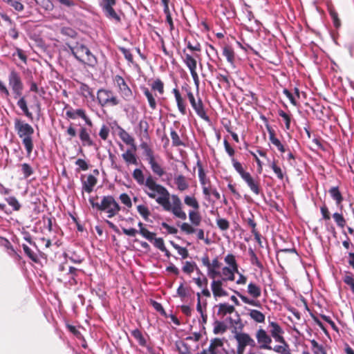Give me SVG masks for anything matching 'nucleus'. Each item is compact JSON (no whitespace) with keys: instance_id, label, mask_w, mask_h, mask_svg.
<instances>
[{"instance_id":"obj_19","label":"nucleus","mask_w":354,"mask_h":354,"mask_svg":"<svg viewBox=\"0 0 354 354\" xmlns=\"http://www.w3.org/2000/svg\"><path fill=\"white\" fill-rule=\"evenodd\" d=\"M172 93L174 95L176 105L179 112L185 115L187 114V104L185 100L183 97L180 91L175 88L172 90Z\"/></svg>"},{"instance_id":"obj_8","label":"nucleus","mask_w":354,"mask_h":354,"mask_svg":"<svg viewBox=\"0 0 354 354\" xmlns=\"http://www.w3.org/2000/svg\"><path fill=\"white\" fill-rule=\"evenodd\" d=\"M140 148L143 150V155L146 160L149 164L153 173L159 177H162L165 174V169L161 164L158 162V158L154 155V151L147 142H142L140 144Z\"/></svg>"},{"instance_id":"obj_26","label":"nucleus","mask_w":354,"mask_h":354,"mask_svg":"<svg viewBox=\"0 0 354 354\" xmlns=\"http://www.w3.org/2000/svg\"><path fill=\"white\" fill-rule=\"evenodd\" d=\"M174 180L177 189L181 192L187 190L189 187L187 178L183 174L176 176Z\"/></svg>"},{"instance_id":"obj_49","label":"nucleus","mask_w":354,"mask_h":354,"mask_svg":"<svg viewBox=\"0 0 354 354\" xmlns=\"http://www.w3.org/2000/svg\"><path fill=\"white\" fill-rule=\"evenodd\" d=\"M137 211L145 221H148L151 213L147 206L144 205H139L137 206Z\"/></svg>"},{"instance_id":"obj_59","label":"nucleus","mask_w":354,"mask_h":354,"mask_svg":"<svg viewBox=\"0 0 354 354\" xmlns=\"http://www.w3.org/2000/svg\"><path fill=\"white\" fill-rule=\"evenodd\" d=\"M278 114L280 117H281L284 120L286 129L287 130H289L290 129V122H291L290 116L281 109L278 111Z\"/></svg>"},{"instance_id":"obj_57","label":"nucleus","mask_w":354,"mask_h":354,"mask_svg":"<svg viewBox=\"0 0 354 354\" xmlns=\"http://www.w3.org/2000/svg\"><path fill=\"white\" fill-rule=\"evenodd\" d=\"M216 224L218 227L222 230L225 231L230 227V223L225 218H218L216 219Z\"/></svg>"},{"instance_id":"obj_4","label":"nucleus","mask_w":354,"mask_h":354,"mask_svg":"<svg viewBox=\"0 0 354 354\" xmlns=\"http://www.w3.org/2000/svg\"><path fill=\"white\" fill-rule=\"evenodd\" d=\"M66 45L78 61L92 67L97 64V61L95 56L82 43L77 41L75 42H67Z\"/></svg>"},{"instance_id":"obj_47","label":"nucleus","mask_w":354,"mask_h":354,"mask_svg":"<svg viewBox=\"0 0 354 354\" xmlns=\"http://www.w3.org/2000/svg\"><path fill=\"white\" fill-rule=\"evenodd\" d=\"M194 270L200 272V270L194 262L186 261L183 267V271L187 274H191Z\"/></svg>"},{"instance_id":"obj_11","label":"nucleus","mask_w":354,"mask_h":354,"mask_svg":"<svg viewBox=\"0 0 354 354\" xmlns=\"http://www.w3.org/2000/svg\"><path fill=\"white\" fill-rule=\"evenodd\" d=\"M234 337L236 342V354H244L248 346L251 347L256 346L255 341L246 333L236 331Z\"/></svg>"},{"instance_id":"obj_35","label":"nucleus","mask_w":354,"mask_h":354,"mask_svg":"<svg viewBox=\"0 0 354 354\" xmlns=\"http://www.w3.org/2000/svg\"><path fill=\"white\" fill-rule=\"evenodd\" d=\"M223 55L226 57L227 61L232 66H234L235 53L233 48L230 46L223 48Z\"/></svg>"},{"instance_id":"obj_33","label":"nucleus","mask_w":354,"mask_h":354,"mask_svg":"<svg viewBox=\"0 0 354 354\" xmlns=\"http://www.w3.org/2000/svg\"><path fill=\"white\" fill-rule=\"evenodd\" d=\"M134 149L133 150L127 149L122 154V157L127 165H138V159L135 153Z\"/></svg>"},{"instance_id":"obj_40","label":"nucleus","mask_w":354,"mask_h":354,"mask_svg":"<svg viewBox=\"0 0 354 354\" xmlns=\"http://www.w3.org/2000/svg\"><path fill=\"white\" fill-rule=\"evenodd\" d=\"M343 281L350 286L352 292L354 294V274L350 271H345L343 277Z\"/></svg>"},{"instance_id":"obj_62","label":"nucleus","mask_w":354,"mask_h":354,"mask_svg":"<svg viewBox=\"0 0 354 354\" xmlns=\"http://www.w3.org/2000/svg\"><path fill=\"white\" fill-rule=\"evenodd\" d=\"M119 50L123 54L125 59L130 63H133V57L129 49L124 47H119Z\"/></svg>"},{"instance_id":"obj_30","label":"nucleus","mask_w":354,"mask_h":354,"mask_svg":"<svg viewBox=\"0 0 354 354\" xmlns=\"http://www.w3.org/2000/svg\"><path fill=\"white\" fill-rule=\"evenodd\" d=\"M216 306L218 308L217 315L221 317H224L227 314H232L236 310L234 306L230 305L227 303H221Z\"/></svg>"},{"instance_id":"obj_54","label":"nucleus","mask_w":354,"mask_h":354,"mask_svg":"<svg viewBox=\"0 0 354 354\" xmlns=\"http://www.w3.org/2000/svg\"><path fill=\"white\" fill-rule=\"evenodd\" d=\"M60 32L65 36L69 37L71 38H76L77 36V32L70 27H63L60 30Z\"/></svg>"},{"instance_id":"obj_25","label":"nucleus","mask_w":354,"mask_h":354,"mask_svg":"<svg viewBox=\"0 0 354 354\" xmlns=\"http://www.w3.org/2000/svg\"><path fill=\"white\" fill-rule=\"evenodd\" d=\"M328 193L331 198L335 201V204L337 207H339L340 209H342V202L344 201L343 196L340 192L338 187H332L329 189Z\"/></svg>"},{"instance_id":"obj_51","label":"nucleus","mask_w":354,"mask_h":354,"mask_svg":"<svg viewBox=\"0 0 354 354\" xmlns=\"http://www.w3.org/2000/svg\"><path fill=\"white\" fill-rule=\"evenodd\" d=\"M270 167L272 168L274 174L277 175V177L282 180L284 178V173L283 172L282 169L279 166L277 165L276 161H273L270 165Z\"/></svg>"},{"instance_id":"obj_20","label":"nucleus","mask_w":354,"mask_h":354,"mask_svg":"<svg viewBox=\"0 0 354 354\" xmlns=\"http://www.w3.org/2000/svg\"><path fill=\"white\" fill-rule=\"evenodd\" d=\"M211 288L215 298L228 295L227 292L223 288V280H213Z\"/></svg>"},{"instance_id":"obj_64","label":"nucleus","mask_w":354,"mask_h":354,"mask_svg":"<svg viewBox=\"0 0 354 354\" xmlns=\"http://www.w3.org/2000/svg\"><path fill=\"white\" fill-rule=\"evenodd\" d=\"M177 349L179 354H192L189 346L184 342H181L180 344H178Z\"/></svg>"},{"instance_id":"obj_46","label":"nucleus","mask_w":354,"mask_h":354,"mask_svg":"<svg viewBox=\"0 0 354 354\" xmlns=\"http://www.w3.org/2000/svg\"><path fill=\"white\" fill-rule=\"evenodd\" d=\"M24 253L35 263L39 262V258L37 255L26 244L22 245Z\"/></svg>"},{"instance_id":"obj_28","label":"nucleus","mask_w":354,"mask_h":354,"mask_svg":"<svg viewBox=\"0 0 354 354\" xmlns=\"http://www.w3.org/2000/svg\"><path fill=\"white\" fill-rule=\"evenodd\" d=\"M275 342L280 343V345H276L272 350L280 354H292L288 342L282 337V340L277 339Z\"/></svg>"},{"instance_id":"obj_23","label":"nucleus","mask_w":354,"mask_h":354,"mask_svg":"<svg viewBox=\"0 0 354 354\" xmlns=\"http://www.w3.org/2000/svg\"><path fill=\"white\" fill-rule=\"evenodd\" d=\"M266 129L269 133V139L272 145H274L279 151L283 153L286 151V149L281 144L280 140L276 138L274 130L268 124L266 125Z\"/></svg>"},{"instance_id":"obj_12","label":"nucleus","mask_w":354,"mask_h":354,"mask_svg":"<svg viewBox=\"0 0 354 354\" xmlns=\"http://www.w3.org/2000/svg\"><path fill=\"white\" fill-rule=\"evenodd\" d=\"M64 110L66 111V118L71 120H76L80 118L83 120L86 125L92 127L93 124L91 119L87 115L85 109L82 108L73 109L69 104H66Z\"/></svg>"},{"instance_id":"obj_9","label":"nucleus","mask_w":354,"mask_h":354,"mask_svg":"<svg viewBox=\"0 0 354 354\" xmlns=\"http://www.w3.org/2000/svg\"><path fill=\"white\" fill-rule=\"evenodd\" d=\"M96 100L101 107L116 106L120 104V100L111 89L100 88L97 91Z\"/></svg>"},{"instance_id":"obj_24","label":"nucleus","mask_w":354,"mask_h":354,"mask_svg":"<svg viewBox=\"0 0 354 354\" xmlns=\"http://www.w3.org/2000/svg\"><path fill=\"white\" fill-rule=\"evenodd\" d=\"M97 183V179L92 174H89L86 180H82V189L88 194L93 192L94 187Z\"/></svg>"},{"instance_id":"obj_22","label":"nucleus","mask_w":354,"mask_h":354,"mask_svg":"<svg viewBox=\"0 0 354 354\" xmlns=\"http://www.w3.org/2000/svg\"><path fill=\"white\" fill-rule=\"evenodd\" d=\"M270 333L271 337L276 341L277 339L282 340L283 330L282 328L275 322H269Z\"/></svg>"},{"instance_id":"obj_3","label":"nucleus","mask_w":354,"mask_h":354,"mask_svg":"<svg viewBox=\"0 0 354 354\" xmlns=\"http://www.w3.org/2000/svg\"><path fill=\"white\" fill-rule=\"evenodd\" d=\"M14 128L18 137L21 140L27 156H30L34 148L32 138L35 133L34 128L30 124L19 118L15 119Z\"/></svg>"},{"instance_id":"obj_13","label":"nucleus","mask_w":354,"mask_h":354,"mask_svg":"<svg viewBox=\"0 0 354 354\" xmlns=\"http://www.w3.org/2000/svg\"><path fill=\"white\" fill-rule=\"evenodd\" d=\"M116 3L117 0H100L99 6L106 18L116 23H120L121 18L113 8Z\"/></svg>"},{"instance_id":"obj_14","label":"nucleus","mask_w":354,"mask_h":354,"mask_svg":"<svg viewBox=\"0 0 354 354\" xmlns=\"http://www.w3.org/2000/svg\"><path fill=\"white\" fill-rule=\"evenodd\" d=\"M113 82L121 97L125 101L131 100L133 96V91L128 86L124 79L122 76L116 75L113 77Z\"/></svg>"},{"instance_id":"obj_44","label":"nucleus","mask_w":354,"mask_h":354,"mask_svg":"<svg viewBox=\"0 0 354 354\" xmlns=\"http://www.w3.org/2000/svg\"><path fill=\"white\" fill-rule=\"evenodd\" d=\"M151 89L156 91L160 95H163L165 93V86L163 82L160 79H156L151 84Z\"/></svg>"},{"instance_id":"obj_55","label":"nucleus","mask_w":354,"mask_h":354,"mask_svg":"<svg viewBox=\"0 0 354 354\" xmlns=\"http://www.w3.org/2000/svg\"><path fill=\"white\" fill-rule=\"evenodd\" d=\"M234 292L241 298V299L243 301V303L254 306H259L260 305L259 302L258 301H255L253 299H250L248 298L247 297L241 295L239 292L234 290Z\"/></svg>"},{"instance_id":"obj_16","label":"nucleus","mask_w":354,"mask_h":354,"mask_svg":"<svg viewBox=\"0 0 354 354\" xmlns=\"http://www.w3.org/2000/svg\"><path fill=\"white\" fill-rule=\"evenodd\" d=\"M199 181L202 185L203 193L205 196H210V189L212 188L210 180L206 176L205 172L200 160H198Z\"/></svg>"},{"instance_id":"obj_2","label":"nucleus","mask_w":354,"mask_h":354,"mask_svg":"<svg viewBox=\"0 0 354 354\" xmlns=\"http://www.w3.org/2000/svg\"><path fill=\"white\" fill-rule=\"evenodd\" d=\"M8 84L14 94V97H19L17 103V106L29 120H32L33 115L28 109L25 97L22 96L24 84L21 77L15 70H11L8 75Z\"/></svg>"},{"instance_id":"obj_21","label":"nucleus","mask_w":354,"mask_h":354,"mask_svg":"<svg viewBox=\"0 0 354 354\" xmlns=\"http://www.w3.org/2000/svg\"><path fill=\"white\" fill-rule=\"evenodd\" d=\"M138 131L137 134L138 137L142 140H149V124L148 122L145 120H140L138 126Z\"/></svg>"},{"instance_id":"obj_42","label":"nucleus","mask_w":354,"mask_h":354,"mask_svg":"<svg viewBox=\"0 0 354 354\" xmlns=\"http://www.w3.org/2000/svg\"><path fill=\"white\" fill-rule=\"evenodd\" d=\"M190 222L195 226H198L201 222V216L198 210H190L189 212Z\"/></svg>"},{"instance_id":"obj_63","label":"nucleus","mask_w":354,"mask_h":354,"mask_svg":"<svg viewBox=\"0 0 354 354\" xmlns=\"http://www.w3.org/2000/svg\"><path fill=\"white\" fill-rule=\"evenodd\" d=\"M178 225L180 226L183 232L187 234H191L196 232V229L187 223H183L181 225L178 224Z\"/></svg>"},{"instance_id":"obj_29","label":"nucleus","mask_w":354,"mask_h":354,"mask_svg":"<svg viewBox=\"0 0 354 354\" xmlns=\"http://www.w3.org/2000/svg\"><path fill=\"white\" fill-rule=\"evenodd\" d=\"M79 94L86 99L91 98L93 100L95 98L93 89L91 88L88 84L83 82L80 83Z\"/></svg>"},{"instance_id":"obj_32","label":"nucleus","mask_w":354,"mask_h":354,"mask_svg":"<svg viewBox=\"0 0 354 354\" xmlns=\"http://www.w3.org/2000/svg\"><path fill=\"white\" fill-rule=\"evenodd\" d=\"M131 334L141 346L147 347L148 351L149 353H152V348L147 346V340L144 337L140 330L136 328L131 330Z\"/></svg>"},{"instance_id":"obj_27","label":"nucleus","mask_w":354,"mask_h":354,"mask_svg":"<svg viewBox=\"0 0 354 354\" xmlns=\"http://www.w3.org/2000/svg\"><path fill=\"white\" fill-rule=\"evenodd\" d=\"M118 136L126 145L131 146L134 151H136L135 140L127 131L122 128H119Z\"/></svg>"},{"instance_id":"obj_34","label":"nucleus","mask_w":354,"mask_h":354,"mask_svg":"<svg viewBox=\"0 0 354 354\" xmlns=\"http://www.w3.org/2000/svg\"><path fill=\"white\" fill-rule=\"evenodd\" d=\"M2 19L10 26V29L8 30L9 36H10L13 39H17L19 37V31L16 28V25L12 23V20L8 15H2Z\"/></svg>"},{"instance_id":"obj_5","label":"nucleus","mask_w":354,"mask_h":354,"mask_svg":"<svg viewBox=\"0 0 354 354\" xmlns=\"http://www.w3.org/2000/svg\"><path fill=\"white\" fill-rule=\"evenodd\" d=\"M88 201L93 208H96L100 212H106L108 218L117 215L121 209L118 202L111 195L103 196L100 203L95 202L94 198H90Z\"/></svg>"},{"instance_id":"obj_37","label":"nucleus","mask_w":354,"mask_h":354,"mask_svg":"<svg viewBox=\"0 0 354 354\" xmlns=\"http://www.w3.org/2000/svg\"><path fill=\"white\" fill-rule=\"evenodd\" d=\"M184 203L188 207H192L195 210H198L200 207L197 199L194 196H185L184 197Z\"/></svg>"},{"instance_id":"obj_1","label":"nucleus","mask_w":354,"mask_h":354,"mask_svg":"<svg viewBox=\"0 0 354 354\" xmlns=\"http://www.w3.org/2000/svg\"><path fill=\"white\" fill-rule=\"evenodd\" d=\"M132 176L138 185H145L149 190L145 191L147 195L150 198L156 199L165 211L171 212L174 216L180 219L187 218V214L183 209V203L178 195L172 194L170 196L169 191L162 185L158 184L151 174L145 180L140 169H135Z\"/></svg>"},{"instance_id":"obj_39","label":"nucleus","mask_w":354,"mask_h":354,"mask_svg":"<svg viewBox=\"0 0 354 354\" xmlns=\"http://www.w3.org/2000/svg\"><path fill=\"white\" fill-rule=\"evenodd\" d=\"M328 12L332 18L334 26L339 28L341 26V21L338 17V13L333 6H328Z\"/></svg>"},{"instance_id":"obj_17","label":"nucleus","mask_w":354,"mask_h":354,"mask_svg":"<svg viewBox=\"0 0 354 354\" xmlns=\"http://www.w3.org/2000/svg\"><path fill=\"white\" fill-rule=\"evenodd\" d=\"M255 337L259 349L272 350V346H270L272 343L271 336L264 329L261 328L258 329L256 332Z\"/></svg>"},{"instance_id":"obj_6","label":"nucleus","mask_w":354,"mask_h":354,"mask_svg":"<svg viewBox=\"0 0 354 354\" xmlns=\"http://www.w3.org/2000/svg\"><path fill=\"white\" fill-rule=\"evenodd\" d=\"M231 160L234 169L245 182L251 192L255 195L263 194L259 178H254L249 172L245 171L243 169L242 165L235 158H232Z\"/></svg>"},{"instance_id":"obj_60","label":"nucleus","mask_w":354,"mask_h":354,"mask_svg":"<svg viewBox=\"0 0 354 354\" xmlns=\"http://www.w3.org/2000/svg\"><path fill=\"white\" fill-rule=\"evenodd\" d=\"M249 253H250V255L251 257V263L253 265H255L256 266H257L259 268L263 269V266L259 260V259H258L257 254L254 253V252L252 249H250Z\"/></svg>"},{"instance_id":"obj_36","label":"nucleus","mask_w":354,"mask_h":354,"mask_svg":"<svg viewBox=\"0 0 354 354\" xmlns=\"http://www.w3.org/2000/svg\"><path fill=\"white\" fill-rule=\"evenodd\" d=\"M248 292L252 297L257 299L261 295V290L259 286L254 283H250L248 286Z\"/></svg>"},{"instance_id":"obj_52","label":"nucleus","mask_w":354,"mask_h":354,"mask_svg":"<svg viewBox=\"0 0 354 354\" xmlns=\"http://www.w3.org/2000/svg\"><path fill=\"white\" fill-rule=\"evenodd\" d=\"M8 205L12 207L13 210L19 211L21 209V205L15 196H10L6 198Z\"/></svg>"},{"instance_id":"obj_56","label":"nucleus","mask_w":354,"mask_h":354,"mask_svg":"<svg viewBox=\"0 0 354 354\" xmlns=\"http://www.w3.org/2000/svg\"><path fill=\"white\" fill-rule=\"evenodd\" d=\"M320 212L322 216V219L326 221H329L331 218V214L327 205L324 203L320 207Z\"/></svg>"},{"instance_id":"obj_15","label":"nucleus","mask_w":354,"mask_h":354,"mask_svg":"<svg viewBox=\"0 0 354 354\" xmlns=\"http://www.w3.org/2000/svg\"><path fill=\"white\" fill-rule=\"evenodd\" d=\"M139 227V232L134 228L127 229L122 227L123 233L129 236H135L138 232H139L144 238L147 239L149 241H152L154 239V236H156V233L149 232L145 227V225L142 222H139L138 224Z\"/></svg>"},{"instance_id":"obj_58","label":"nucleus","mask_w":354,"mask_h":354,"mask_svg":"<svg viewBox=\"0 0 354 354\" xmlns=\"http://www.w3.org/2000/svg\"><path fill=\"white\" fill-rule=\"evenodd\" d=\"M36 3L44 8L46 10H52L53 4L50 0H35Z\"/></svg>"},{"instance_id":"obj_61","label":"nucleus","mask_w":354,"mask_h":354,"mask_svg":"<svg viewBox=\"0 0 354 354\" xmlns=\"http://www.w3.org/2000/svg\"><path fill=\"white\" fill-rule=\"evenodd\" d=\"M223 274L225 277L223 279V281H234L235 279L234 274L230 270L229 267H224L222 270Z\"/></svg>"},{"instance_id":"obj_41","label":"nucleus","mask_w":354,"mask_h":354,"mask_svg":"<svg viewBox=\"0 0 354 354\" xmlns=\"http://www.w3.org/2000/svg\"><path fill=\"white\" fill-rule=\"evenodd\" d=\"M249 315L257 323H263L265 322V315L258 310H250Z\"/></svg>"},{"instance_id":"obj_18","label":"nucleus","mask_w":354,"mask_h":354,"mask_svg":"<svg viewBox=\"0 0 354 354\" xmlns=\"http://www.w3.org/2000/svg\"><path fill=\"white\" fill-rule=\"evenodd\" d=\"M79 138L84 147H94L95 143L92 140L87 129L85 127H81L78 131Z\"/></svg>"},{"instance_id":"obj_53","label":"nucleus","mask_w":354,"mask_h":354,"mask_svg":"<svg viewBox=\"0 0 354 354\" xmlns=\"http://www.w3.org/2000/svg\"><path fill=\"white\" fill-rule=\"evenodd\" d=\"M21 167L22 174L25 178L30 177L34 173L33 169L28 163L21 164Z\"/></svg>"},{"instance_id":"obj_45","label":"nucleus","mask_w":354,"mask_h":354,"mask_svg":"<svg viewBox=\"0 0 354 354\" xmlns=\"http://www.w3.org/2000/svg\"><path fill=\"white\" fill-rule=\"evenodd\" d=\"M171 138L172 140V145L174 147L185 146L184 142L180 140L178 133L174 129H171Z\"/></svg>"},{"instance_id":"obj_31","label":"nucleus","mask_w":354,"mask_h":354,"mask_svg":"<svg viewBox=\"0 0 354 354\" xmlns=\"http://www.w3.org/2000/svg\"><path fill=\"white\" fill-rule=\"evenodd\" d=\"M141 90L146 97L151 109L153 111L156 110L157 109V102L155 98V95H153L151 91H150L147 87H141Z\"/></svg>"},{"instance_id":"obj_10","label":"nucleus","mask_w":354,"mask_h":354,"mask_svg":"<svg viewBox=\"0 0 354 354\" xmlns=\"http://www.w3.org/2000/svg\"><path fill=\"white\" fill-rule=\"evenodd\" d=\"M184 52V57H183V62L187 66V67L189 68L191 75L193 78L194 82L196 85L197 93H198V88H199V77L196 71V67H197V61L196 58L200 59V55L198 54H194V55H192L189 53H186L185 50H183Z\"/></svg>"},{"instance_id":"obj_38","label":"nucleus","mask_w":354,"mask_h":354,"mask_svg":"<svg viewBox=\"0 0 354 354\" xmlns=\"http://www.w3.org/2000/svg\"><path fill=\"white\" fill-rule=\"evenodd\" d=\"M333 218L337 227L344 229L346 225V221L342 213L335 212L333 214Z\"/></svg>"},{"instance_id":"obj_43","label":"nucleus","mask_w":354,"mask_h":354,"mask_svg":"<svg viewBox=\"0 0 354 354\" xmlns=\"http://www.w3.org/2000/svg\"><path fill=\"white\" fill-rule=\"evenodd\" d=\"M227 329V327L225 323L220 321H215L214 323L213 332L214 334H223Z\"/></svg>"},{"instance_id":"obj_48","label":"nucleus","mask_w":354,"mask_h":354,"mask_svg":"<svg viewBox=\"0 0 354 354\" xmlns=\"http://www.w3.org/2000/svg\"><path fill=\"white\" fill-rule=\"evenodd\" d=\"M243 221L247 224L248 227L251 228V232H254L257 230V223L254 221V216L250 213V216L247 218H243Z\"/></svg>"},{"instance_id":"obj_7","label":"nucleus","mask_w":354,"mask_h":354,"mask_svg":"<svg viewBox=\"0 0 354 354\" xmlns=\"http://www.w3.org/2000/svg\"><path fill=\"white\" fill-rule=\"evenodd\" d=\"M182 90L185 91L186 97L197 115L203 120L209 122V118L205 111V106L201 97L198 95V97L196 98L192 92L191 87L188 85L182 86Z\"/></svg>"},{"instance_id":"obj_50","label":"nucleus","mask_w":354,"mask_h":354,"mask_svg":"<svg viewBox=\"0 0 354 354\" xmlns=\"http://www.w3.org/2000/svg\"><path fill=\"white\" fill-rule=\"evenodd\" d=\"M223 346L222 339L219 338H214L211 340L210 344L208 348L209 352H216V349L218 347Z\"/></svg>"}]
</instances>
